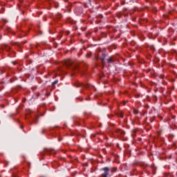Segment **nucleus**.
<instances>
[{"mask_svg":"<svg viewBox=\"0 0 177 177\" xmlns=\"http://www.w3.org/2000/svg\"><path fill=\"white\" fill-rule=\"evenodd\" d=\"M101 171H103V173L101 174L100 177H110L117 171V168H109L105 167L102 168Z\"/></svg>","mask_w":177,"mask_h":177,"instance_id":"1","label":"nucleus"},{"mask_svg":"<svg viewBox=\"0 0 177 177\" xmlns=\"http://www.w3.org/2000/svg\"><path fill=\"white\" fill-rule=\"evenodd\" d=\"M76 88H86V89H91V86L89 84H85L84 83L77 82L75 84Z\"/></svg>","mask_w":177,"mask_h":177,"instance_id":"2","label":"nucleus"},{"mask_svg":"<svg viewBox=\"0 0 177 177\" xmlns=\"http://www.w3.org/2000/svg\"><path fill=\"white\" fill-rule=\"evenodd\" d=\"M106 59V54L102 53V55L100 57V59L101 60L102 64H104L106 63V61L104 60Z\"/></svg>","mask_w":177,"mask_h":177,"instance_id":"3","label":"nucleus"},{"mask_svg":"<svg viewBox=\"0 0 177 177\" xmlns=\"http://www.w3.org/2000/svg\"><path fill=\"white\" fill-rule=\"evenodd\" d=\"M64 64L67 67H71V66H73V62H71V60H66L64 62Z\"/></svg>","mask_w":177,"mask_h":177,"instance_id":"4","label":"nucleus"},{"mask_svg":"<svg viewBox=\"0 0 177 177\" xmlns=\"http://www.w3.org/2000/svg\"><path fill=\"white\" fill-rule=\"evenodd\" d=\"M116 133L118 135H120V136H124V135H125V131L121 129H117Z\"/></svg>","mask_w":177,"mask_h":177,"instance_id":"5","label":"nucleus"},{"mask_svg":"<svg viewBox=\"0 0 177 177\" xmlns=\"http://www.w3.org/2000/svg\"><path fill=\"white\" fill-rule=\"evenodd\" d=\"M106 63H109V64L111 63H114V59H113L112 57H109L108 58L106 59Z\"/></svg>","mask_w":177,"mask_h":177,"instance_id":"6","label":"nucleus"},{"mask_svg":"<svg viewBox=\"0 0 177 177\" xmlns=\"http://www.w3.org/2000/svg\"><path fill=\"white\" fill-rule=\"evenodd\" d=\"M3 49H5V50H6L7 52H9V50L12 49V48L10 47V46H8L7 44H3Z\"/></svg>","mask_w":177,"mask_h":177,"instance_id":"7","label":"nucleus"},{"mask_svg":"<svg viewBox=\"0 0 177 177\" xmlns=\"http://www.w3.org/2000/svg\"><path fill=\"white\" fill-rule=\"evenodd\" d=\"M59 82V80H55L52 83V86H55L56 85V84H57Z\"/></svg>","mask_w":177,"mask_h":177,"instance_id":"8","label":"nucleus"},{"mask_svg":"<svg viewBox=\"0 0 177 177\" xmlns=\"http://www.w3.org/2000/svg\"><path fill=\"white\" fill-rule=\"evenodd\" d=\"M72 70H78V66H73Z\"/></svg>","mask_w":177,"mask_h":177,"instance_id":"9","label":"nucleus"},{"mask_svg":"<svg viewBox=\"0 0 177 177\" xmlns=\"http://www.w3.org/2000/svg\"><path fill=\"white\" fill-rule=\"evenodd\" d=\"M120 117H121L122 118L124 117V115H122V113H121Z\"/></svg>","mask_w":177,"mask_h":177,"instance_id":"10","label":"nucleus"},{"mask_svg":"<svg viewBox=\"0 0 177 177\" xmlns=\"http://www.w3.org/2000/svg\"><path fill=\"white\" fill-rule=\"evenodd\" d=\"M81 102H82L84 100L82 98H80Z\"/></svg>","mask_w":177,"mask_h":177,"instance_id":"11","label":"nucleus"},{"mask_svg":"<svg viewBox=\"0 0 177 177\" xmlns=\"http://www.w3.org/2000/svg\"><path fill=\"white\" fill-rule=\"evenodd\" d=\"M88 1H89L90 3H91V2H92V0H88Z\"/></svg>","mask_w":177,"mask_h":177,"instance_id":"12","label":"nucleus"},{"mask_svg":"<svg viewBox=\"0 0 177 177\" xmlns=\"http://www.w3.org/2000/svg\"><path fill=\"white\" fill-rule=\"evenodd\" d=\"M67 34H68V35L70 34V32H67Z\"/></svg>","mask_w":177,"mask_h":177,"instance_id":"13","label":"nucleus"},{"mask_svg":"<svg viewBox=\"0 0 177 177\" xmlns=\"http://www.w3.org/2000/svg\"><path fill=\"white\" fill-rule=\"evenodd\" d=\"M86 100H89V99L86 98Z\"/></svg>","mask_w":177,"mask_h":177,"instance_id":"14","label":"nucleus"},{"mask_svg":"<svg viewBox=\"0 0 177 177\" xmlns=\"http://www.w3.org/2000/svg\"><path fill=\"white\" fill-rule=\"evenodd\" d=\"M38 117H39V116H36L37 118H38Z\"/></svg>","mask_w":177,"mask_h":177,"instance_id":"15","label":"nucleus"}]
</instances>
